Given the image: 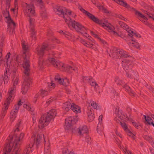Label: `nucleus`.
Here are the masks:
<instances>
[{
  "label": "nucleus",
  "instance_id": "1",
  "mask_svg": "<svg viewBox=\"0 0 154 154\" xmlns=\"http://www.w3.org/2000/svg\"><path fill=\"white\" fill-rule=\"evenodd\" d=\"M24 136L23 133L17 136L14 132H12L8 138V143L5 145L4 154H17L18 145L19 142L22 140Z\"/></svg>",
  "mask_w": 154,
  "mask_h": 154
},
{
  "label": "nucleus",
  "instance_id": "2",
  "mask_svg": "<svg viewBox=\"0 0 154 154\" xmlns=\"http://www.w3.org/2000/svg\"><path fill=\"white\" fill-rule=\"evenodd\" d=\"M79 9L88 18L96 23L100 25L109 32L116 37H120L122 38L125 37L124 35L121 32H117L115 30V27L111 24L108 23L107 20L102 22L101 21L95 17L92 14L85 10L82 7H79Z\"/></svg>",
  "mask_w": 154,
  "mask_h": 154
},
{
  "label": "nucleus",
  "instance_id": "3",
  "mask_svg": "<svg viewBox=\"0 0 154 154\" xmlns=\"http://www.w3.org/2000/svg\"><path fill=\"white\" fill-rule=\"evenodd\" d=\"M21 45L23 50L25 51L23 52L24 60L23 62L20 60H18L17 62L18 64H21L24 69V74L26 76H28L29 75L30 71V65L29 64V54L27 51L29 50V47L27 43L25 41H22Z\"/></svg>",
  "mask_w": 154,
  "mask_h": 154
},
{
  "label": "nucleus",
  "instance_id": "4",
  "mask_svg": "<svg viewBox=\"0 0 154 154\" xmlns=\"http://www.w3.org/2000/svg\"><path fill=\"white\" fill-rule=\"evenodd\" d=\"M18 79L17 76L15 77L13 79V87L11 88L9 91L8 96L4 105V108L2 109L1 115V117L2 118H3L5 116L8 108L9 106L13 99V94L16 90V86L18 84Z\"/></svg>",
  "mask_w": 154,
  "mask_h": 154
},
{
  "label": "nucleus",
  "instance_id": "5",
  "mask_svg": "<svg viewBox=\"0 0 154 154\" xmlns=\"http://www.w3.org/2000/svg\"><path fill=\"white\" fill-rule=\"evenodd\" d=\"M54 9L57 14L63 17L65 19V21L67 20L68 23L71 21H72L69 17V16H72L73 17H75L76 16V15L71 11L61 6H56Z\"/></svg>",
  "mask_w": 154,
  "mask_h": 154
},
{
  "label": "nucleus",
  "instance_id": "6",
  "mask_svg": "<svg viewBox=\"0 0 154 154\" xmlns=\"http://www.w3.org/2000/svg\"><path fill=\"white\" fill-rule=\"evenodd\" d=\"M113 1L123 7L128 8H130L131 10H133L134 11L135 14L138 17L139 19L143 23H145L146 25L148 26L149 25V26H150V25L148 22H146V21L147 20L146 16H145L142 14L141 13L135 10L133 8L130 7V6L123 0H113Z\"/></svg>",
  "mask_w": 154,
  "mask_h": 154
},
{
  "label": "nucleus",
  "instance_id": "7",
  "mask_svg": "<svg viewBox=\"0 0 154 154\" xmlns=\"http://www.w3.org/2000/svg\"><path fill=\"white\" fill-rule=\"evenodd\" d=\"M66 23L69 27H72L82 36L87 38L89 37V35L87 34V29L79 23L74 20L71 21L68 23L67 20L66 21Z\"/></svg>",
  "mask_w": 154,
  "mask_h": 154
},
{
  "label": "nucleus",
  "instance_id": "8",
  "mask_svg": "<svg viewBox=\"0 0 154 154\" xmlns=\"http://www.w3.org/2000/svg\"><path fill=\"white\" fill-rule=\"evenodd\" d=\"M132 64L131 61L127 58L124 59L122 61V67L126 72L127 76L128 77L136 76L137 75V73L133 71H130H130H128L131 69L132 66Z\"/></svg>",
  "mask_w": 154,
  "mask_h": 154
},
{
  "label": "nucleus",
  "instance_id": "9",
  "mask_svg": "<svg viewBox=\"0 0 154 154\" xmlns=\"http://www.w3.org/2000/svg\"><path fill=\"white\" fill-rule=\"evenodd\" d=\"M4 16L5 18L6 21L8 23V30L11 34L13 32L16 24L10 16L9 12L7 8L4 10L2 11Z\"/></svg>",
  "mask_w": 154,
  "mask_h": 154
},
{
  "label": "nucleus",
  "instance_id": "10",
  "mask_svg": "<svg viewBox=\"0 0 154 154\" xmlns=\"http://www.w3.org/2000/svg\"><path fill=\"white\" fill-rule=\"evenodd\" d=\"M78 119L76 117L74 118L72 116H69L65 120L64 124L65 129L70 133L74 132L75 128L73 125L75 122L78 121Z\"/></svg>",
  "mask_w": 154,
  "mask_h": 154
},
{
  "label": "nucleus",
  "instance_id": "11",
  "mask_svg": "<svg viewBox=\"0 0 154 154\" xmlns=\"http://www.w3.org/2000/svg\"><path fill=\"white\" fill-rule=\"evenodd\" d=\"M23 11L25 14L29 17L34 16L35 14L34 6L31 4L25 3L24 5Z\"/></svg>",
  "mask_w": 154,
  "mask_h": 154
},
{
  "label": "nucleus",
  "instance_id": "12",
  "mask_svg": "<svg viewBox=\"0 0 154 154\" xmlns=\"http://www.w3.org/2000/svg\"><path fill=\"white\" fill-rule=\"evenodd\" d=\"M48 61L54 67L58 69L63 70L65 69V64L53 58H50L48 59Z\"/></svg>",
  "mask_w": 154,
  "mask_h": 154
},
{
  "label": "nucleus",
  "instance_id": "13",
  "mask_svg": "<svg viewBox=\"0 0 154 154\" xmlns=\"http://www.w3.org/2000/svg\"><path fill=\"white\" fill-rule=\"evenodd\" d=\"M88 41H86L83 39H81L80 42L88 48H92L95 51L97 50V48L95 45V41L91 40L89 38H88Z\"/></svg>",
  "mask_w": 154,
  "mask_h": 154
},
{
  "label": "nucleus",
  "instance_id": "14",
  "mask_svg": "<svg viewBox=\"0 0 154 154\" xmlns=\"http://www.w3.org/2000/svg\"><path fill=\"white\" fill-rule=\"evenodd\" d=\"M49 46L47 44L43 45L41 46H38L36 49L35 53L39 57H42L45 50H48Z\"/></svg>",
  "mask_w": 154,
  "mask_h": 154
},
{
  "label": "nucleus",
  "instance_id": "15",
  "mask_svg": "<svg viewBox=\"0 0 154 154\" xmlns=\"http://www.w3.org/2000/svg\"><path fill=\"white\" fill-rule=\"evenodd\" d=\"M31 84V80L28 77H27L24 79L22 88L21 92L22 94H25L27 93L29 87Z\"/></svg>",
  "mask_w": 154,
  "mask_h": 154
},
{
  "label": "nucleus",
  "instance_id": "16",
  "mask_svg": "<svg viewBox=\"0 0 154 154\" xmlns=\"http://www.w3.org/2000/svg\"><path fill=\"white\" fill-rule=\"evenodd\" d=\"M124 29L126 30L128 32V35L132 37L133 36H135L137 38H140L141 36L140 34L136 32L135 31L129 29V27L127 25L125 24V25H122L121 26Z\"/></svg>",
  "mask_w": 154,
  "mask_h": 154
},
{
  "label": "nucleus",
  "instance_id": "17",
  "mask_svg": "<svg viewBox=\"0 0 154 154\" xmlns=\"http://www.w3.org/2000/svg\"><path fill=\"white\" fill-rule=\"evenodd\" d=\"M124 29L126 30L128 32V35L132 37L133 36H135L137 38H140L141 36L140 34L136 32L135 31L129 29V27L127 25L125 24V25H122L121 26Z\"/></svg>",
  "mask_w": 154,
  "mask_h": 154
},
{
  "label": "nucleus",
  "instance_id": "18",
  "mask_svg": "<svg viewBox=\"0 0 154 154\" xmlns=\"http://www.w3.org/2000/svg\"><path fill=\"white\" fill-rule=\"evenodd\" d=\"M124 29L126 30L128 32V35L132 37L133 36H135L137 38H140L141 36L140 34L136 32L135 31L129 29V27L127 25L125 24V25H122L121 26Z\"/></svg>",
  "mask_w": 154,
  "mask_h": 154
},
{
  "label": "nucleus",
  "instance_id": "19",
  "mask_svg": "<svg viewBox=\"0 0 154 154\" xmlns=\"http://www.w3.org/2000/svg\"><path fill=\"white\" fill-rule=\"evenodd\" d=\"M56 115L57 112L56 110L55 109H51L46 114L43 116L47 121L49 122L54 119L56 116Z\"/></svg>",
  "mask_w": 154,
  "mask_h": 154
},
{
  "label": "nucleus",
  "instance_id": "20",
  "mask_svg": "<svg viewBox=\"0 0 154 154\" xmlns=\"http://www.w3.org/2000/svg\"><path fill=\"white\" fill-rule=\"evenodd\" d=\"M107 52L110 57L114 59H118L117 48L114 47H111L108 49L107 50Z\"/></svg>",
  "mask_w": 154,
  "mask_h": 154
},
{
  "label": "nucleus",
  "instance_id": "21",
  "mask_svg": "<svg viewBox=\"0 0 154 154\" xmlns=\"http://www.w3.org/2000/svg\"><path fill=\"white\" fill-rule=\"evenodd\" d=\"M107 52L110 57L114 59H118L117 48L114 47H111L108 49L107 50Z\"/></svg>",
  "mask_w": 154,
  "mask_h": 154
},
{
  "label": "nucleus",
  "instance_id": "22",
  "mask_svg": "<svg viewBox=\"0 0 154 154\" xmlns=\"http://www.w3.org/2000/svg\"><path fill=\"white\" fill-rule=\"evenodd\" d=\"M107 52L110 57L114 59H118L117 48L114 47H111L108 49L107 50Z\"/></svg>",
  "mask_w": 154,
  "mask_h": 154
},
{
  "label": "nucleus",
  "instance_id": "23",
  "mask_svg": "<svg viewBox=\"0 0 154 154\" xmlns=\"http://www.w3.org/2000/svg\"><path fill=\"white\" fill-rule=\"evenodd\" d=\"M78 132L80 136L84 137L87 135L88 130L87 126H81L78 128Z\"/></svg>",
  "mask_w": 154,
  "mask_h": 154
},
{
  "label": "nucleus",
  "instance_id": "24",
  "mask_svg": "<svg viewBox=\"0 0 154 154\" xmlns=\"http://www.w3.org/2000/svg\"><path fill=\"white\" fill-rule=\"evenodd\" d=\"M48 94V91L42 89L35 95L34 99L35 102H36V100L40 99H42L46 96Z\"/></svg>",
  "mask_w": 154,
  "mask_h": 154
},
{
  "label": "nucleus",
  "instance_id": "25",
  "mask_svg": "<svg viewBox=\"0 0 154 154\" xmlns=\"http://www.w3.org/2000/svg\"><path fill=\"white\" fill-rule=\"evenodd\" d=\"M49 122L47 121L43 116L40 118L38 123V127L42 129L47 126Z\"/></svg>",
  "mask_w": 154,
  "mask_h": 154
},
{
  "label": "nucleus",
  "instance_id": "26",
  "mask_svg": "<svg viewBox=\"0 0 154 154\" xmlns=\"http://www.w3.org/2000/svg\"><path fill=\"white\" fill-rule=\"evenodd\" d=\"M44 154H51V147L49 140H45Z\"/></svg>",
  "mask_w": 154,
  "mask_h": 154
},
{
  "label": "nucleus",
  "instance_id": "27",
  "mask_svg": "<svg viewBox=\"0 0 154 154\" xmlns=\"http://www.w3.org/2000/svg\"><path fill=\"white\" fill-rule=\"evenodd\" d=\"M42 138H43L44 139V143H45V140H48V139L46 138L44 134H38L37 135V137L35 139L34 138L35 141V142L36 143V145H38L41 142V140Z\"/></svg>",
  "mask_w": 154,
  "mask_h": 154
},
{
  "label": "nucleus",
  "instance_id": "28",
  "mask_svg": "<svg viewBox=\"0 0 154 154\" xmlns=\"http://www.w3.org/2000/svg\"><path fill=\"white\" fill-rule=\"evenodd\" d=\"M87 112L88 122H91L93 121L94 119V116L91 109H88Z\"/></svg>",
  "mask_w": 154,
  "mask_h": 154
},
{
  "label": "nucleus",
  "instance_id": "29",
  "mask_svg": "<svg viewBox=\"0 0 154 154\" xmlns=\"http://www.w3.org/2000/svg\"><path fill=\"white\" fill-rule=\"evenodd\" d=\"M118 59L122 57H127L128 56L127 53L122 49L118 48Z\"/></svg>",
  "mask_w": 154,
  "mask_h": 154
},
{
  "label": "nucleus",
  "instance_id": "30",
  "mask_svg": "<svg viewBox=\"0 0 154 154\" xmlns=\"http://www.w3.org/2000/svg\"><path fill=\"white\" fill-rule=\"evenodd\" d=\"M70 109L75 113L81 112L80 107L74 103H72L71 104Z\"/></svg>",
  "mask_w": 154,
  "mask_h": 154
},
{
  "label": "nucleus",
  "instance_id": "31",
  "mask_svg": "<svg viewBox=\"0 0 154 154\" xmlns=\"http://www.w3.org/2000/svg\"><path fill=\"white\" fill-rule=\"evenodd\" d=\"M145 121V123L146 125H152L154 124L153 122V120L150 117L148 116L144 115Z\"/></svg>",
  "mask_w": 154,
  "mask_h": 154
},
{
  "label": "nucleus",
  "instance_id": "32",
  "mask_svg": "<svg viewBox=\"0 0 154 154\" xmlns=\"http://www.w3.org/2000/svg\"><path fill=\"white\" fill-rule=\"evenodd\" d=\"M41 9L40 11V15L41 17L43 18H45L47 17V14L46 11L43 5H41Z\"/></svg>",
  "mask_w": 154,
  "mask_h": 154
},
{
  "label": "nucleus",
  "instance_id": "33",
  "mask_svg": "<svg viewBox=\"0 0 154 154\" xmlns=\"http://www.w3.org/2000/svg\"><path fill=\"white\" fill-rule=\"evenodd\" d=\"M129 45L137 49H139L140 48V46L139 44L136 41L133 40H131L129 43Z\"/></svg>",
  "mask_w": 154,
  "mask_h": 154
},
{
  "label": "nucleus",
  "instance_id": "34",
  "mask_svg": "<svg viewBox=\"0 0 154 154\" xmlns=\"http://www.w3.org/2000/svg\"><path fill=\"white\" fill-rule=\"evenodd\" d=\"M89 83L91 86L94 88L95 90H97L99 87L98 84L92 78H91L89 81Z\"/></svg>",
  "mask_w": 154,
  "mask_h": 154
},
{
  "label": "nucleus",
  "instance_id": "35",
  "mask_svg": "<svg viewBox=\"0 0 154 154\" xmlns=\"http://www.w3.org/2000/svg\"><path fill=\"white\" fill-rule=\"evenodd\" d=\"M33 146V143L29 144L27 147L26 148L24 151V154H29L31 151V148Z\"/></svg>",
  "mask_w": 154,
  "mask_h": 154
},
{
  "label": "nucleus",
  "instance_id": "36",
  "mask_svg": "<svg viewBox=\"0 0 154 154\" xmlns=\"http://www.w3.org/2000/svg\"><path fill=\"white\" fill-rule=\"evenodd\" d=\"M71 104L69 102L65 103L63 106V108L65 111H68L70 109Z\"/></svg>",
  "mask_w": 154,
  "mask_h": 154
},
{
  "label": "nucleus",
  "instance_id": "37",
  "mask_svg": "<svg viewBox=\"0 0 154 154\" xmlns=\"http://www.w3.org/2000/svg\"><path fill=\"white\" fill-rule=\"evenodd\" d=\"M120 116V119H121L122 121H127L129 120L128 117L125 113H122L119 114Z\"/></svg>",
  "mask_w": 154,
  "mask_h": 154
},
{
  "label": "nucleus",
  "instance_id": "38",
  "mask_svg": "<svg viewBox=\"0 0 154 154\" xmlns=\"http://www.w3.org/2000/svg\"><path fill=\"white\" fill-rule=\"evenodd\" d=\"M46 63L42 59H39L38 62V67L40 69H42L43 68L44 66L46 65Z\"/></svg>",
  "mask_w": 154,
  "mask_h": 154
},
{
  "label": "nucleus",
  "instance_id": "39",
  "mask_svg": "<svg viewBox=\"0 0 154 154\" xmlns=\"http://www.w3.org/2000/svg\"><path fill=\"white\" fill-rule=\"evenodd\" d=\"M69 83V81L68 79L66 78L63 79L60 85H62L65 87L67 86Z\"/></svg>",
  "mask_w": 154,
  "mask_h": 154
},
{
  "label": "nucleus",
  "instance_id": "40",
  "mask_svg": "<svg viewBox=\"0 0 154 154\" xmlns=\"http://www.w3.org/2000/svg\"><path fill=\"white\" fill-rule=\"evenodd\" d=\"M65 69H63V70L68 71L69 70H72L74 71H76L77 70L76 68L66 64H65Z\"/></svg>",
  "mask_w": 154,
  "mask_h": 154
},
{
  "label": "nucleus",
  "instance_id": "41",
  "mask_svg": "<svg viewBox=\"0 0 154 154\" xmlns=\"http://www.w3.org/2000/svg\"><path fill=\"white\" fill-rule=\"evenodd\" d=\"M17 113L14 112L12 111L11 112L10 119L11 121L13 122L16 117V115Z\"/></svg>",
  "mask_w": 154,
  "mask_h": 154
},
{
  "label": "nucleus",
  "instance_id": "42",
  "mask_svg": "<svg viewBox=\"0 0 154 154\" xmlns=\"http://www.w3.org/2000/svg\"><path fill=\"white\" fill-rule=\"evenodd\" d=\"M62 79L59 75H57L55 77V80L56 82L60 84L61 83Z\"/></svg>",
  "mask_w": 154,
  "mask_h": 154
},
{
  "label": "nucleus",
  "instance_id": "43",
  "mask_svg": "<svg viewBox=\"0 0 154 154\" xmlns=\"http://www.w3.org/2000/svg\"><path fill=\"white\" fill-rule=\"evenodd\" d=\"M90 105L92 106L94 109H97L98 108L97 103L94 101H91L89 103Z\"/></svg>",
  "mask_w": 154,
  "mask_h": 154
},
{
  "label": "nucleus",
  "instance_id": "44",
  "mask_svg": "<svg viewBox=\"0 0 154 154\" xmlns=\"http://www.w3.org/2000/svg\"><path fill=\"white\" fill-rule=\"evenodd\" d=\"M97 7L100 10L104 13H108L109 12L102 5H100L98 6Z\"/></svg>",
  "mask_w": 154,
  "mask_h": 154
},
{
  "label": "nucleus",
  "instance_id": "45",
  "mask_svg": "<svg viewBox=\"0 0 154 154\" xmlns=\"http://www.w3.org/2000/svg\"><path fill=\"white\" fill-rule=\"evenodd\" d=\"M120 124L122 128L125 130V131L128 130L126 124L125 122H120Z\"/></svg>",
  "mask_w": 154,
  "mask_h": 154
},
{
  "label": "nucleus",
  "instance_id": "46",
  "mask_svg": "<svg viewBox=\"0 0 154 154\" xmlns=\"http://www.w3.org/2000/svg\"><path fill=\"white\" fill-rule=\"evenodd\" d=\"M115 82H116L118 85H122L124 84V82L122 80L119 79L118 78H116Z\"/></svg>",
  "mask_w": 154,
  "mask_h": 154
},
{
  "label": "nucleus",
  "instance_id": "47",
  "mask_svg": "<svg viewBox=\"0 0 154 154\" xmlns=\"http://www.w3.org/2000/svg\"><path fill=\"white\" fill-rule=\"evenodd\" d=\"M85 141L88 144H90L91 143V137L88 135L85 136Z\"/></svg>",
  "mask_w": 154,
  "mask_h": 154
},
{
  "label": "nucleus",
  "instance_id": "48",
  "mask_svg": "<svg viewBox=\"0 0 154 154\" xmlns=\"http://www.w3.org/2000/svg\"><path fill=\"white\" fill-rule=\"evenodd\" d=\"M31 37L34 39H35L36 38V32L34 29H31Z\"/></svg>",
  "mask_w": 154,
  "mask_h": 154
},
{
  "label": "nucleus",
  "instance_id": "49",
  "mask_svg": "<svg viewBox=\"0 0 154 154\" xmlns=\"http://www.w3.org/2000/svg\"><path fill=\"white\" fill-rule=\"evenodd\" d=\"M21 122H20L17 123L15 126V128L14 130V132H18L20 130V126Z\"/></svg>",
  "mask_w": 154,
  "mask_h": 154
},
{
  "label": "nucleus",
  "instance_id": "50",
  "mask_svg": "<svg viewBox=\"0 0 154 154\" xmlns=\"http://www.w3.org/2000/svg\"><path fill=\"white\" fill-rule=\"evenodd\" d=\"M56 99V98L55 97H51L46 101V104L48 105L53 101L55 100Z\"/></svg>",
  "mask_w": 154,
  "mask_h": 154
},
{
  "label": "nucleus",
  "instance_id": "51",
  "mask_svg": "<svg viewBox=\"0 0 154 154\" xmlns=\"http://www.w3.org/2000/svg\"><path fill=\"white\" fill-rule=\"evenodd\" d=\"M124 88H125L128 92H130L133 95H134V93L131 91L130 87L127 85H125L123 86Z\"/></svg>",
  "mask_w": 154,
  "mask_h": 154
},
{
  "label": "nucleus",
  "instance_id": "52",
  "mask_svg": "<svg viewBox=\"0 0 154 154\" xmlns=\"http://www.w3.org/2000/svg\"><path fill=\"white\" fill-rule=\"evenodd\" d=\"M23 106L24 108H26L27 110L28 111H33V109L29 106L26 104H23Z\"/></svg>",
  "mask_w": 154,
  "mask_h": 154
},
{
  "label": "nucleus",
  "instance_id": "53",
  "mask_svg": "<svg viewBox=\"0 0 154 154\" xmlns=\"http://www.w3.org/2000/svg\"><path fill=\"white\" fill-rule=\"evenodd\" d=\"M145 138L147 140L149 141L150 142H153V140L152 137L151 136H149L148 135L146 136L145 137Z\"/></svg>",
  "mask_w": 154,
  "mask_h": 154
},
{
  "label": "nucleus",
  "instance_id": "54",
  "mask_svg": "<svg viewBox=\"0 0 154 154\" xmlns=\"http://www.w3.org/2000/svg\"><path fill=\"white\" fill-rule=\"evenodd\" d=\"M128 134V135L132 138H134V135L129 130H127L126 131Z\"/></svg>",
  "mask_w": 154,
  "mask_h": 154
},
{
  "label": "nucleus",
  "instance_id": "55",
  "mask_svg": "<svg viewBox=\"0 0 154 154\" xmlns=\"http://www.w3.org/2000/svg\"><path fill=\"white\" fill-rule=\"evenodd\" d=\"M69 35H67V37H65L67 38L68 40H70L72 41H74V40L73 39L74 36H72V35L69 33Z\"/></svg>",
  "mask_w": 154,
  "mask_h": 154
},
{
  "label": "nucleus",
  "instance_id": "56",
  "mask_svg": "<svg viewBox=\"0 0 154 154\" xmlns=\"http://www.w3.org/2000/svg\"><path fill=\"white\" fill-rule=\"evenodd\" d=\"M4 80L5 84L7 83L8 81L9 78L8 76L6 75H5L4 77Z\"/></svg>",
  "mask_w": 154,
  "mask_h": 154
},
{
  "label": "nucleus",
  "instance_id": "57",
  "mask_svg": "<svg viewBox=\"0 0 154 154\" xmlns=\"http://www.w3.org/2000/svg\"><path fill=\"white\" fill-rule=\"evenodd\" d=\"M59 32L61 34H62L63 35H64L65 37H67V35H69V34L68 32H64L63 31H62V30H60L59 31Z\"/></svg>",
  "mask_w": 154,
  "mask_h": 154
},
{
  "label": "nucleus",
  "instance_id": "58",
  "mask_svg": "<svg viewBox=\"0 0 154 154\" xmlns=\"http://www.w3.org/2000/svg\"><path fill=\"white\" fill-rule=\"evenodd\" d=\"M91 78L88 77L84 76L83 78V80L84 82H89L91 79Z\"/></svg>",
  "mask_w": 154,
  "mask_h": 154
},
{
  "label": "nucleus",
  "instance_id": "59",
  "mask_svg": "<svg viewBox=\"0 0 154 154\" xmlns=\"http://www.w3.org/2000/svg\"><path fill=\"white\" fill-rule=\"evenodd\" d=\"M116 17L117 18H119V19L123 20L125 21H126L127 19L125 18L122 15L120 14H117L116 16Z\"/></svg>",
  "mask_w": 154,
  "mask_h": 154
},
{
  "label": "nucleus",
  "instance_id": "60",
  "mask_svg": "<svg viewBox=\"0 0 154 154\" xmlns=\"http://www.w3.org/2000/svg\"><path fill=\"white\" fill-rule=\"evenodd\" d=\"M120 116L119 114V115L117 116H116L115 117V120L117 122L120 123V122H122V120L121 119H120Z\"/></svg>",
  "mask_w": 154,
  "mask_h": 154
},
{
  "label": "nucleus",
  "instance_id": "61",
  "mask_svg": "<svg viewBox=\"0 0 154 154\" xmlns=\"http://www.w3.org/2000/svg\"><path fill=\"white\" fill-rule=\"evenodd\" d=\"M91 33L92 35H93L94 37L97 38L98 40H99L100 38L99 36H98L97 35L94 34L92 31H91Z\"/></svg>",
  "mask_w": 154,
  "mask_h": 154
},
{
  "label": "nucleus",
  "instance_id": "62",
  "mask_svg": "<svg viewBox=\"0 0 154 154\" xmlns=\"http://www.w3.org/2000/svg\"><path fill=\"white\" fill-rule=\"evenodd\" d=\"M132 123L133 125L137 129H138L139 128V126L140 125V124L139 123H137L134 122H132Z\"/></svg>",
  "mask_w": 154,
  "mask_h": 154
},
{
  "label": "nucleus",
  "instance_id": "63",
  "mask_svg": "<svg viewBox=\"0 0 154 154\" xmlns=\"http://www.w3.org/2000/svg\"><path fill=\"white\" fill-rule=\"evenodd\" d=\"M19 108V107L17 105H16L15 106L14 109L13 110H12L13 112H14L17 113L18 110Z\"/></svg>",
  "mask_w": 154,
  "mask_h": 154
},
{
  "label": "nucleus",
  "instance_id": "64",
  "mask_svg": "<svg viewBox=\"0 0 154 154\" xmlns=\"http://www.w3.org/2000/svg\"><path fill=\"white\" fill-rule=\"evenodd\" d=\"M29 23L30 25H32L34 23V20L31 18H30L29 19Z\"/></svg>",
  "mask_w": 154,
  "mask_h": 154
}]
</instances>
